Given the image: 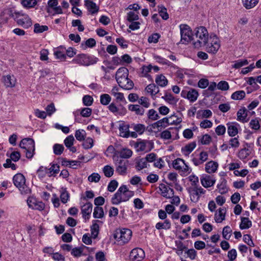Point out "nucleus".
<instances>
[{
  "instance_id": "a211bd4d",
  "label": "nucleus",
  "mask_w": 261,
  "mask_h": 261,
  "mask_svg": "<svg viewBox=\"0 0 261 261\" xmlns=\"http://www.w3.org/2000/svg\"><path fill=\"white\" fill-rule=\"evenodd\" d=\"M117 83L119 86L125 90H131L133 88V82L128 78V76L122 77L120 80H118Z\"/></svg>"
},
{
  "instance_id": "864d4df0",
  "label": "nucleus",
  "mask_w": 261,
  "mask_h": 261,
  "mask_svg": "<svg viewBox=\"0 0 261 261\" xmlns=\"http://www.w3.org/2000/svg\"><path fill=\"white\" fill-rule=\"evenodd\" d=\"M245 91L243 90L237 91L232 94L231 98L234 100H241L245 97Z\"/></svg>"
},
{
  "instance_id": "f8f14e48",
  "label": "nucleus",
  "mask_w": 261,
  "mask_h": 261,
  "mask_svg": "<svg viewBox=\"0 0 261 261\" xmlns=\"http://www.w3.org/2000/svg\"><path fill=\"white\" fill-rule=\"evenodd\" d=\"M208 156V153L205 151H202L198 154L195 152L191 155V161L195 166H198L206 162Z\"/></svg>"
},
{
  "instance_id": "a19ab883",
  "label": "nucleus",
  "mask_w": 261,
  "mask_h": 261,
  "mask_svg": "<svg viewBox=\"0 0 261 261\" xmlns=\"http://www.w3.org/2000/svg\"><path fill=\"white\" fill-rule=\"evenodd\" d=\"M252 222L248 218L242 217L241 222L240 224V228L241 229H246L251 227Z\"/></svg>"
},
{
  "instance_id": "ddd939ff",
  "label": "nucleus",
  "mask_w": 261,
  "mask_h": 261,
  "mask_svg": "<svg viewBox=\"0 0 261 261\" xmlns=\"http://www.w3.org/2000/svg\"><path fill=\"white\" fill-rule=\"evenodd\" d=\"M220 47V40L215 35H211L210 42L206 46L207 51L209 53L215 54Z\"/></svg>"
},
{
  "instance_id": "5fc2aeb1",
  "label": "nucleus",
  "mask_w": 261,
  "mask_h": 261,
  "mask_svg": "<svg viewBox=\"0 0 261 261\" xmlns=\"http://www.w3.org/2000/svg\"><path fill=\"white\" fill-rule=\"evenodd\" d=\"M111 101V97L108 94H102L100 96V103L103 106L109 105Z\"/></svg>"
},
{
  "instance_id": "0eeeda50",
  "label": "nucleus",
  "mask_w": 261,
  "mask_h": 261,
  "mask_svg": "<svg viewBox=\"0 0 261 261\" xmlns=\"http://www.w3.org/2000/svg\"><path fill=\"white\" fill-rule=\"evenodd\" d=\"M19 146L24 149V152L28 159H31L33 156L35 151V142L33 139H23L20 142Z\"/></svg>"
},
{
  "instance_id": "c9c22d12",
  "label": "nucleus",
  "mask_w": 261,
  "mask_h": 261,
  "mask_svg": "<svg viewBox=\"0 0 261 261\" xmlns=\"http://www.w3.org/2000/svg\"><path fill=\"white\" fill-rule=\"evenodd\" d=\"M148 142V141L147 140H141L137 142L135 144V147L136 151L138 152L145 151Z\"/></svg>"
},
{
  "instance_id": "2eb2a0df",
  "label": "nucleus",
  "mask_w": 261,
  "mask_h": 261,
  "mask_svg": "<svg viewBox=\"0 0 261 261\" xmlns=\"http://www.w3.org/2000/svg\"><path fill=\"white\" fill-rule=\"evenodd\" d=\"M129 256L133 261H141L145 257V253L141 248H136L131 251Z\"/></svg>"
},
{
  "instance_id": "9b49d317",
  "label": "nucleus",
  "mask_w": 261,
  "mask_h": 261,
  "mask_svg": "<svg viewBox=\"0 0 261 261\" xmlns=\"http://www.w3.org/2000/svg\"><path fill=\"white\" fill-rule=\"evenodd\" d=\"M181 36L180 42L183 44H187L192 39V30L187 24H181L179 25Z\"/></svg>"
},
{
  "instance_id": "393cba45",
  "label": "nucleus",
  "mask_w": 261,
  "mask_h": 261,
  "mask_svg": "<svg viewBox=\"0 0 261 261\" xmlns=\"http://www.w3.org/2000/svg\"><path fill=\"white\" fill-rule=\"evenodd\" d=\"M226 210L224 207L219 208L215 214V220L217 223H221L225 219Z\"/></svg>"
},
{
  "instance_id": "20e7f679",
  "label": "nucleus",
  "mask_w": 261,
  "mask_h": 261,
  "mask_svg": "<svg viewBox=\"0 0 261 261\" xmlns=\"http://www.w3.org/2000/svg\"><path fill=\"white\" fill-rule=\"evenodd\" d=\"M14 185L22 195H29L31 192L30 188L25 184V178L21 173L15 174L13 178Z\"/></svg>"
},
{
  "instance_id": "e433bc0d",
  "label": "nucleus",
  "mask_w": 261,
  "mask_h": 261,
  "mask_svg": "<svg viewBox=\"0 0 261 261\" xmlns=\"http://www.w3.org/2000/svg\"><path fill=\"white\" fill-rule=\"evenodd\" d=\"M260 124L261 119L259 117H256L250 121L249 125L251 129L257 130L260 127Z\"/></svg>"
},
{
  "instance_id": "5701e85b",
  "label": "nucleus",
  "mask_w": 261,
  "mask_h": 261,
  "mask_svg": "<svg viewBox=\"0 0 261 261\" xmlns=\"http://www.w3.org/2000/svg\"><path fill=\"white\" fill-rule=\"evenodd\" d=\"M237 120L242 123H245L249 121V118L247 117L248 112L245 107L240 109L237 113Z\"/></svg>"
},
{
  "instance_id": "f03ea898",
  "label": "nucleus",
  "mask_w": 261,
  "mask_h": 261,
  "mask_svg": "<svg viewBox=\"0 0 261 261\" xmlns=\"http://www.w3.org/2000/svg\"><path fill=\"white\" fill-rule=\"evenodd\" d=\"M196 40L193 42L195 48H199L206 45L208 40V33L206 29L204 27H199L195 31Z\"/></svg>"
},
{
  "instance_id": "bb28decb",
  "label": "nucleus",
  "mask_w": 261,
  "mask_h": 261,
  "mask_svg": "<svg viewBox=\"0 0 261 261\" xmlns=\"http://www.w3.org/2000/svg\"><path fill=\"white\" fill-rule=\"evenodd\" d=\"M4 83L6 87L12 88L15 86L16 79L14 75H7L3 77Z\"/></svg>"
},
{
  "instance_id": "b1692460",
  "label": "nucleus",
  "mask_w": 261,
  "mask_h": 261,
  "mask_svg": "<svg viewBox=\"0 0 261 261\" xmlns=\"http://www.w3.org/2000/svg\"><path fill=\"white\" fill-rule=\"evenodd\" d=\"M92 204L90 202H87L82 206L81 211L83 217L86 219H89L92 210Z\"/></svg>"
},
{
  "instance_id": "2f4dec72",
  "label": "nucleus",
  "mask_w": 261,
  "mask_h": 261,
  "mask_svg": "<svg viewBox=\"0 0 261 261\" xmlns=\"http://www.w3.org/2000/svg\"><path fill=\"white\" fill-rule=\"evenodd\" d=\"M128 75V70L125 67L119 68L116 73V79L117 82L122 77H125Z\"/></svg>"
},
{
  "instance_id": "7c9ffc66",
  "label": "nucleus",
  "mask_w": 261,
  "mask_h": 261,
  "mask_svg": "<svg viewBox=\"0 0 261 261\" xmlns=\"http://www.w3.org/2000/svg\"><path fill=\"white\" fill-rule=\"evenodd\" d=\"M86 6L89 11L92 14L96 13L98 10L99 8L96 4L91 0H86Z\"/></svg>"
},
{
  "instance_id": "49530a36",
  "label": "nucleus",
  "mask_w": 261,
  "mask_h": 261,
  "mask_svg": "<svg viewBox=\"0 0 261 261\" xmlns=\"http://www.w3.org/2000/svg\"><path fill=\"white\" fill-rule=\"evenodd\" d=\"M138 103L142 107L148 108L150 106V99L145 96H141L138 99Z\"/></svg>"
},
{
  "instance_id": "f704fd0d",
  "label": "nucleus",
  "mask_w": 261,
  "mask_h": 261,
  "mask_svg": "<svg viewBox=\"0 0 261 261\" xmlns=\"http://www.w3.org/2000/svg\"><path fill=\"white\" fill-rule=\"evenodd\" d=\"M243 6L246 9H250L255 7L259 2V0H241Z\"/></svg>"
},
{
  "instance_id": "7ed1b4c3",
  "label": "nucleus",
  "mask_w": 261,
  "mask_h": 261,
  "mask_svg": "<svg viewBox=\"0 0 261 261\" xmlns=\"http://www.w3.org/2000/svg\"><path fill=\"white\" fill-rule=\"evenodd\" d=\"M132 236V231L128 228L117 229L114 233V238L120 245L127 243Z\"/></svg>"
},
{
  "instance_id": "09e8293b",
  "label": "nucleus",
  "mask_w": 261,
  "mask_h": 261,
  "mask_svg": "<svg viewBox=\"0 0 261 261\" xmlns=\"http://www.w3.org/2000/svg\"><path fill=\"white\" fill-rule=\"evenodd\" d=\"M147 116L148 119L151 121H155L160 117L157 112L153 109H150L148 111L147 113Z\"/></svg>"
},
{
  "instance_id": "e2e57ef3",
  "label": "nucleus",
  "mask_w": 261,
  "mask_h": 261,
  "mask_svg": "<svg viewBox=\"0 0 261 261\" xmlns=\"http://www.w3.org/2000/svg\"><path fill=\"white\" fill-rule=\"evenodd\" d=\"M232 230L229 226H225L222 231L223 237L226 240H229L231 236Z\"/></svg>"
},
{
  "instance_id": "4d7b16f0",
  "label": "nucleus",
  "mask_w": 261,
  "mask_h": 261,
  "mask_svg": "<svg viewBox=\"0 0 261 261\" xmlns=\"http://www.w3.org/2000/svg\"><path fill=\"white\" fill-rule=\"evenodd\" d=\"M147 163L144 158L140 159L136 164V169L140 171L145 168H147Z\"/></svg>"
},
{
  "instance_id": "c03bdc74",
  "label": "nucleus",
  "mask_w": 261,
  "mask_h": 261,
  "mask_svg": "<svg viewBox=\"0 0 261 261\" xmlns=\"http://www.w3.org/2000/svg\"><path fill=\"white\" fill-rule=\"evenodd\" d=\"M65 48L61 47L58 48L54 50V54L57 59H65L66 58V55L65 54Z\"/></svg>"
},
{
  "instance_id": "72a5a7b5",
  "label": "nucleus",
  "mask_w": 261,
  "mask_h": 261,
  "mask_svg": "<svg viewBox=\"0 0 261 261\" xmlns=\"http://www.w3.org/2000/svg\"><path fill=\"white\" fill-rule=\"evenodd\" d=\"M227 181L224 178H221L219 181V183L217 185L219 192L221 194H225L227 192L228 189L226 187Z\"/></svg>"
},
{
  "instance_id": "412c9836",
  "label": "nucleus",
  "mask_w": 261,
  "mask_h": 261,
  "mask_svg": "<svg viewBox=\"0 0 261 261\" xmlns=\"http://www.w3.org/2000/svg\"><path fill=\"white\" fill-rule=\"evenodd\" d=\"M227 133L229 136L234 137L238 133V127L240 124L237 122H228L227 123Z\"/></svg>"
},
{
  "instance_id": "69168bd1",
  "label": "nucleus",
  "mask_w": 261,
  "mask_h": 261,
  "mask_svg": "<svg viewBox=\"0 0 261 261\" xmlns=\"http://www.w3.org/2000/svg\"><path fill=\"white\" fill-rule=\"evenodd\" d=\"M228 83L224 81H221L217 84V88L222 91H227L229 89Z\"/></svg>"
},
{
  "instance_id": "8fccbe9b",
  "label": "nucleus",
  "mask_w": 261,
  "mask_h": 261,
  "mask_svg": "<svg viewBox=\"0 0 261 261\" xmlns=\"http://www.w3.org/2000/svg\"><path fill=\"white\" fill-rule=\"evenodd\" d=\"M133 154L132 151L127 148L122 149L120 152L119 156H116V158H122L123 159H126L132 156Z\"/></svg>"
},
{
  "instance_id": "0e129e2a",
  "label": "nucleus",
  "mask_w": 261,
  "mask_h": 261,
  "mask_svg": "<svg viewBox=\"0 0 261 261\" xmlns=\"http://www.w3.org/2000/svg\"><path fill=\"white\" fill-rule=\"evenodd\" d=\"M64 149L63 145L59 144H55L53 146L54 153L57 155H61Z\"/></svg>"
},
{
  "instance_id": "4468645a",
  "label": "nucleus",
  "mask_w": 261,
  "mask_h": 261,
  "mask_svg": "<svg viewBox=\"0 0 261 261\" xmlns=\"http://www.w3.org/2000/svg\"><path fill=\"white\" fill-rule=\"evenodd\" d=\"M180 95L182 97L187 98L190 101L193 102L197 99L199 94L196 90L188 88L182 90Z\"/></svg>"
},
{
  "instance_id": "dca6fc26",
  "label": "nucleus",
  "mask_w": 261,
  "mask_h": 261,
  "mask_svg": "<svg viewBox=\"0 0 261 261\" xmlns=\"http://www.w3.org/2000/svg\"><path fill=\"white\" fill-rule=\"evenodd\" d=\"M173 167L179 171H181L184 173L189 171V167L185 163V161L181 159L177 158L173 162Z\"/></svg>"
},
{
  "instance_id": "39448f33",
  "label": "nucleus",
  "mask_w": 261,
  "mask_h": 261,
  "mask_svg": "<svg viewBox=\"0 0 261 261\" xmlns=\"http://www.w3.org/2000/svg\"><path fill=\"white\" fill-rule=\"evenodd\" d=\"M60 171V166L57 164H50V167L47 168L41 166L37 170V174L40 179L43 178L46 175L48 177L56 176Z\"/></svg>"
},
{
  "instance_id": "6e6d98bb",
  "label": "nucleus",
  "mask_w": 261,
  "mask_h": 261,
  "mask_svg": "<svg viewBox=\"0 0 261 261\" xmlns=\"http://www.w3.org/2000/svg\"><path fill=\"white\" fill-rule=\"evenodd\" d=\"M102 170L105 175L107 177L112 176L114 174V170L113 168L109 165L104 166Z\"/></svg>"
},
{
  "instance_id": "aec40b11",
  "label": "nucleus",
  "mask_w": 261,
  "mask_h": 261,
  "mask_svg": "<svg viewBox=\"0 0 261 261\" xmlns=\"http://www.w3.org/2000/svg\"><path fill=\"white\" fill-rule=\"evenodd\" d=\"M159 189L161 191L162 196L167 198H171L174 195V192L173 189L163 184L160 185Z\"/></svg>"
},
{
  "instance_id": "4be33fe9",
  "label": "nucleus",
  "mask_w": 261,
  "mask_h": 261,
  "mask_svg": "<svg viewBox=\"0 0 261 261\" xmlns=\"http://www.w3.org/2000/svg\"><path fill=\"white\" fill-rule=\"evenodd\" d=\"M102 222L100 220H93L92 225L90 227L91 236L93 239H96L99 231V225H101Z\"/></svg>"
},
{
  "instance_id": "423d86ee",
  "label": "nucleus",
  "mask_w": 261,
  "mask_h": 261,
  "mask_svg": "<svg viewBox=\"0 0 261 261\" xmlns=\"http://www.w3.org/2000/svg\"><path fill=\"white\" fill-rule=\"evenodd\" d=\"M98 59L97 58L86 54H80L74 58L72 62L81 66H88L96 64Z\"/></svg>"
},
{
  "instance_id": "a878e982",
  "label": "nucleus",
  "mask_w": 261,
  "mask_h": 261,
  "mask_svg": "<svg viewBox=\"0 0 261 261\" xmlns=\"http://www.w3.org/2000/svg\"><path fill=\"white\" fill-rule=\"evenodd\" d=\"M128 109L138 116H143L145 112V109L139 105H129Z\"/></svg>"
},
{
  "instance_id": "1a4fd4ad",
  "label": "nucleus",
  "mask_w": 261,
  "mask_h": 261,
  "mask_svg": "<svg viewBox=\"0 0 261 261\" xmlns=\"http://www.w3.org/2000/svg\"><path fill=\"white\" fill-rule=\"evenodd\" d=\"M114 163L116 166V171L121 175H125L127 173L128 166V161L122 158H114Z\"/></svg>"
},
{
  "instance_id": "ea45409f",
  "label": "nucleus",
  "mask_w": 261,
  "mask_h": 261,
  "mask_svg": "<svg viewBox=\"0 0 261 261\" xmlns=\"http://www.w3.org/2000/svg\"><path fill=\"white\" fill-rule=\"evenodd\" d=\"M155 83L161 87H165L168 84V80L163 74L157 75L155 78Z\"/></svg>"
},
{
  "instance_id": "4c0bfd02",
  "label": "nucleus",
  "mask_w": 261,
  "mask_h": 261,
  "mask_svg": "<svg viewBox=\"0 0 261 261\" xmlns=\"http://www.w3.org/2000/svg\"><path fill=\"white\" fill-rule=\"evenodd\" d=\"M153 58L156 61V62L159 64L163 65H167L168 66H172V64L170 62L160 56L154 54L153 55Z\"/></svg>"
},
{
  "instance_id": "052dcab7",
  "label": "nucleus",
  "mask_w": 261,
  "mask_h": 261,
  "mask_svg": "<svg viewBox=\"0 0 261 261\" xmlns=\"http://www.w3.org/2000/svg\"><path fill=\"white\" fill-rule=\"evenodd\" d=\"M86 134V132L84 129H78L75 132V137L78 141H82L85 140Z\"/></svg>"
},
{
  "instance_id": "f3484780",
  "label": "nucleus",
  "mask_w": 261,
  "mask_h": 261,
  "mask_svg": "<svg viewBox=\"0 0 261 261\" xmlns=\"http://www.w3.org/2000/svg\"><path fill=\"white\" fill-rule=\"evenodd\" d=\"M108 109L111 112L113 113L115 115H124L126 112V110L124 107L122 106H120V107H118L114 102L110 103L108 107Z\"/></svg>"
},
{
  "instance_id": "774afa93",
  "label": "nucleus",
  "mask_w": 261,
  "mask_h": 261,
  "mask_svg": "<svg viewBox=\"0 0 261 261\" xmlns=\"http://www.w3.org/2000/svg\"><path fill=\"white\" fill-rule=\"evenodd\" d=\"M118 183L116 180H111L108 184V191L113 192L117 188Z\"/></svg>"
},
{
  "instance_id": "680f3d73",
  "label": "nucleus",
  "mask_w": 261,
  "mask_h": 261,
  "mask_svg": "<svg viewBox=\"0 0 261 261\" xmlns=\"http://www.w3.org/2000/svg\"><path fill=\"white\" fill-rule=\"evenodd\" d=\"M248 64V62L247 60H238L234 62V64L232 66V68L236 69H239L243 66L247 65Z\"/></svg>"
},
{
  "instance_id": "338daca9",
  "label": "nucleus",
  "mask_w": 261,
  "mask_h": 261,
  "mask_svg": "<svg viewBox=\"0 0 261 261\" xmlns=\"http://www.w3.org/2000/svg\"><path fill=\"white\" fill-rule=\"evenodd\" d=\"M69 198V194L68 192L64 189L62 191L60 194V199L62 203H66L67 202Z\"/></svg>"
},
{
  "instance_id": "3c124183",
  "label": "nucleus",
  "mask_w": 261,
  "mask_h": 261,
  "mask_svg": "<svg viewBox=\"0 0 261 261\" xmlns=\"http://www.w3.org/2000/svg\"><path fill=\"white\" fill-rule=\"evenodd\" d=\"M93 215V217L95 218H102L104 216V212L103 208L100 206L95 207Z\"/></svg>"
},
{
  "instance_id": "f257e3e1",
  "label": "nucleus",
  "mask_w": 261,
  "mask_h": 261,
  "mask_svg": "<svg viewBox=\"0 0 261 261\" xmlns=\"http://www.w3.org/2000/svg\"><path fill=\"white\" fill-rule=\"evenodd\" d=\"M134 195V192L129 190L126 185L121 186L111 199L113 204L118 205L128 201Z\"/></svg>"
},
{
  "instance_id": "79ce46f5",
  "label": "nucleus",
  "mask_w": 261,
  "mask_h": 261,
  "mask_svg": "<svg viewBox=\"0 0 261 261\" xmlns=\"http://www.w3.org/2000/svg\"><path fill=\"white\" fill-rule=\"evenodd\" d=\"M119 133L121 137L123 138H128L130 136L129 131V126L128 125H123L119 127Z\"/></svg>"
},
{
  "instance_id": "c85d7f7f",
  "label": "nucleus",
  "mask_w": 261,
  "mask_h": 261,
  "mask_svg": "<svg viewBox=\"0 0 261 261\" xmlns=\"http://www.w3.org/2000/svg\"><path fill=\"white\" fill-rule=\"evenodd\" d=\"M218 167V164L217 162L211 161L205 164V170L207 173H213L217 171Z\"/></svg>"
},
{
  "instance_id": "6ab92c4d",
  "label": "nucleus",
  "mask_w": 261,
  "mask_h": 261,
  "mask_svg": "<svg viewBox=\"0 0 261 261\" xmlns=\"http://www.w3.org/2000/svg\"><path fill=\"white\" fill-rule=\"evenodd\" d=\"M200 181L201 185L207 188L213 186L216 182V179L213 176L203 175L201 177Z\"/></svg>"
},
{
  "instance_id": "6e6552de",
  "label": "nucleus",
  "mask_w": 261,
  "mask_h": 261,
  "mask_svg": "<svg viewBox=\"0 0 261 261\" xmlns=\"http://www.w3.org/2000/svg\"><path fill=\"white\" fill-rule=\"evenodd\" d=\"M175 117L174 115H171L169 117H165L152 124L153 128H157L160 130L163 128L167 127L169 124H178L181 121V118H176V120H172V118Z\"/></svg>"
},
{
  "instance_id": "37998d69",
  "label": "nucleus",
  "mask_w": 261,
  "mask_h": 261,
  "mask_svg": "<svg viewBox=\"0 0 261 261\" xmlns=\"http://www.w3.org/2000/svg\"><path fill=\"white\" fill-rule=\"evenodd\" d=\"M162 98L172 105H175L178 101V99L174 97L171 94L166 93Z\"/></svg>"
},
{
  "instance_id": "bf43d9fd",
  "label": "nucleus",
  "mask_w": 261,
  "mask_h": 261,
  "mask_svg": "<svg viewBox=\"0 0 261 261\" xmlns=\"http://www.w3.org/2000/svg\"><path fill=\"white\" fill-rule=\"evenodd\" d=\"M48 30V27L47 25H41L39 23H35L34 24V32L35 33H41L47 31Z\"/></svg>"
},
{
  "instance_id": "de8ad7c7",
  "label": "nucleus",
  "mask_w": 261,
  "mask_h": 261,
  "mask_svg": "<svg viewBox=\"0 0 261 261\" xmlns=\"http://www.w3.org/2000/svg\"><path fill=\"white\" fill-rule=\"evenodd\" d=\"M158 12L160 16L164 20H167L169 18V15L167 13V10L164 6H158Z\"/></svg>"
},
{
  "instance_id": "603ef678",
  "label": "nucleus",
  "mask_w": 261,
  "mask_h": 261,
  "mask_svg": "<svg viewBox=\"0 0 261 261\" xmlns=\"http://www.w3.org/2000/svg\"><path fill=\"white\" fill-rule=\"evenodd\" d=\"M37 4L36 0H22L21 4L27 9L34 8Z\"/></svg>"
},
{
  "instance_id": "473e14b6",
  "label": "nucleus",
  "mask_w": 261,
  "mask_h": 261,
  "mask_svg": "<svg viewBox=\"0 0 261 261\" xmlns=\"http://www.w3.org/2000/svg\"><path fill=\"white\" fill-rule=\"evenodd\" d=\"M171 227V224L170 221L166 219L163 222H158L155 224V228L158 230L160 229H170Z\"/></svg>"
},
{
  "instance_id": "58836bf2",
  "label": "nucleus",
  "mask_w": 261,
  "mask_h": 261,
  "mask_svg": "<svg viewBox=\"0 0 261 261\" xmlns=\"http://www.w3.org/2000/svg\"><path fill=\"white\" fill-rule=\"evenodd\" d=\"M170 130H174L175 132H177L176 128L170 127L168 129L163 131L160 134V137L162 139L164 140H169L171 138V132Z\"/></svg>"
},
{
  "instance_id": "13d9d810",
  "label": "nucleus",
  "mask_w": 261,
  "mask_h": 261,
  "mask_svg": "<svg viewBox=\"0 0 261 261\" xmlns=\"http://www.w3.org/2000/svg\"><path fill=\"white\" fill-rule=\"evenodd\" d=\"M132 126L134 130L139 135H142L145 130V126L142 124H134Z\"/></svg>"
},
{
  "instance_id": "a18cd8bd",
  "label": "nucleus",
  "mask_w": 261,
  "mask_h": 261,
  "mask_svg": "<svg viewBox=\"0 0 261 261\" xmlns=\"http://www.w3.org/2000/svg\"><path fill=\"white\" fill-rule=\"evenodd\" d=\"M28 204L30 207H32L33 209L39 211H42L45 207V205L42 202H37L35 203L33 202V205L31 204V201L28 200Z\"/></svg>"
},
{
  "instance_id": "cd10ccee",
  "label": "nucleus",
  "mask_w": 261,
  "mask_h": 261,
  "mask_svg": "<svg viewBox=\"0 0 261 261\" xmlns=\"http://www.w3.org/2000/svg\"><path fill=\"white\" fill-rule=\"evenodd\" d=\"M196 146V144L195 142H191L181 148V152L184 155L188 156Z\"/></svg>"
},
{
  "instance_id": "c756f323",
  "label": "nucleus",
  "mask_w": 261,
  "mask_h": 261,
  "mask_svg": "<svg viewBox=\"0 0 261 261\" xmlns=\"http://www.w3.org/2000/svg\"><path fill=\"white\" fill-rule=\"evenodd\" d=\"M145 91L149 93L154 99V96L159 92L160 90L158 86L154 84H150L145 88Z\"/></svg>"
},
{
  "instance_id": "9d476101",
  "label": "nucleus",
  "mask_w": 261,
  "mask_h": 261,
  "mask_svg": "<svg viewBox=\"0 0 261 261\" xmlns=\"http://www.w3.org/2000/svg\"><path fill=\"white\" fill-rule=\"evenodd\" d=\"M15 20L18 25L24 29H28L32 25L31 18L28 15L20 12L15 13Z\"/></svg>"
}]
</instances>
